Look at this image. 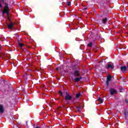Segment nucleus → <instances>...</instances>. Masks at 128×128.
Masks as SVG:
<instances>
[{
  "mask_svg": "<svg viewBox=\"0 0 128 128\" xmlns=\"http://www.w3.org/2000/svg\"><path fill=\"white\" fill-rule=\"evenodd\" d=\"M74 75L75 76H80V72H78V70H76L74 72Z\"/></svg>",
  "mask_w": 128,
  "mask_h": 128,
  "instance_id": "obj_7",
  "label": "nucleus"
},
{
  "mask_svg": "<svg viewBox=\"0 0 128 128\" xmlns=\"http://www.w3.org/2000/svg\"><path fill=\"white\" fill-rule=\"evenodd\" d=\"M112 80V76H107V80L106 82V84L107 86H108L110 84V82Z\"/></svg>",
  "mask_w": 128,
  "mask_h": 128,
  "instance_id": "obj_4",
  "label": "nucleus"
},
{
  "mask_svg": "<svg viewBox=\"0 0 128 128\" xmlns=\"http://www.w3.org/2000/svg\"><path fill=\"white\" fill-rule=\"evenodd\" d=\"M14 26V24L12 22H10L9 24H8V27L9 30H12V28Z\"/></svg>",
  "mask_w": 128,
  "mask_h": 128,
  "instance_id": "obj_5",
  "label": "nucleus"
},
{
  "mask_svg": "<svg viewBox=\"0 0 128 128\" xmlns=\"http://www.w3.org/2000/svg\"><path fill=\"white\" fill-rule=\"evenodd\" d=\"M0 112H4V106H2V105H0Z\"/></svg>",
  "mask_w": 128,
  "mask_h": 128,
  "instance_id": "obj_10",
  "label": "nucleus"
},
{
  "mask_svg": "<svg viewBox=\"0 0 128 128\" xmlns=\"http://www.w3.org/2000/svg\"><path fill=\"white\" fill-rule=\"evenodd\" d=\"M114 68V64H108V66H106V68H112L113 70Z\"/></svg>",
  "mask_w": 128,
  "mask_h": 128,
  "instance_id": "obj_6",
  "label": "nucleus"
},
{
  "mask_svg": "<svg viewBox=\"0 0 128 128\" xmlns=\"http://www.w3.org/2000/svg\"><path fill=\"white\" fill-rule=\"evenodd\" d=\"M76 110L78 112H80V110H82V106H80L78 107H76Z\"/></svg>",
  "mask_w": 128,
  "mask_h": 128,
  "instance_id": "obj_13",
  "label": "nucleus"
},
{
  "mask_svg": "<svg viewBox=\"0 0 128 128\" xmlns=\"http://www.w3.org/2000/svg\"><path fill=\"white\" fill-rule=\"evenodd\" d=\"M120 70L122 72H124L126 70V66H121Z\"/></svg>",
  "mask_w": 128,
  "mask_h": 128,
  "instance_id": "obj_8",
  "label": "nucleus"
},
{
  "mask_svg": "<svg viewBox=\"0 0 128 128\" xmlns=\"http://www.w3.org/2000/svg\"><path fill=\"white\" fill-rule=\"evenodd\" d=\"M98 102H99L100 104H102L104 102V100L100 98H98Z\"/></svg>",
  "mask_w": 128,
  "mask_h": 128,
  "instance_id": "obj_11",
  "label": "nucleus"
},
{
  "mask_svg": "<svg viewBox=\"0 0 128 128\" xmlns=\"http://www.w3.org/2000/svg\"><path fill=\"white\" fill-rule=\"evenodd\" d=\"M0 2H4V0H0Z\"/></svg>",
  "mask_w": 128,
  "mask_h": 128,
  "instance_id": "obj_19",
  "label": "nucleus"
},
{
  "mask_svg": "<svg viewBox=\"0 0 128 128\" xmlns=\"http://www.w3.org/2000/svg\"><path fill=\"white\" fill-rule=\"evenodd\" d=\"M103 24H106L108 22V18H105L102 20Z\"/></svg>",
  "mask_w": 128,
  "mask_h": 128,
  "instance_id": "obj_14",
  "label": "nucleus"
},
{
  "mask_svg": "<svg viewBox=\"0 0 128 128\" xmlns=\"http://www.w3.org/2000/svg\"><path fill=\"white\" fill-rule=\"evenodd\" d=\"M83 10H88V8H83Z\"/></svg>",
  "mask_w": 128,
  "mask_h": 128,
  "instance_id": "obj_20",
  "label": "nucleus"
},
{
  "mask_svg": "<svg viewBox=\"0 0 128 128\" xmlns=\"http://www.w3.org/2000/svg\"><path fill=\"white\" fill-rule=\"evenodd\" d=\"M110 94L111 96H114V94H118V91L112 88L110 89Z\"/></svg>",
  "mask_w": 128,
  "mask_h": 128,
  "instance_id": "obj_3",
  "label": "nucleus"
},
{
  "mask_svg": "<svg viewBox=\"0 0 128 128\" xmlns=\"http://www.w3.org/2000/svg\"><path fill=\"white\" fill-rule=\"evenodd\" d=\"M18 46H19L20 48H22V46H24V44L20 42H18Z\"/></svg>",
  "mask_w": 128,
  "mask_h": 128,
  "instance_id": "obj_9",
  "label": "nucleus"
},
{
  "mask_svg": "<svg viewBox=\"0 0 128 128\" xmlns=\"http://www.w3.org/2000/svg\"><path fill=\"white\" fill-rule=\"evenodd\" d=\"M59 94H60V96H62V91H59Z\"/></svg>",
  "mask_w": 128,
  "mask_h": 128,
  "instance_id": "obj_18",
  "label": "nucleus"
},
{
  "mask_svg": "<svg viewBox=\"0 0 128 128\" xmlns=\"http://www.w3.org/2000/svg\"><path fill=\"white\" fill-rule=\"evenodd\" d=\"M67 6H70V2H67Z\"/></svg>",
  "mask_w": 128,
  "mask_h": 128,
  "instance_id": "obj_17",
  "label": "nucleus"
},
{
  "mask_svg": "<svg viewBox=\"0 0 128 128\" xmlns=\"http://www.w3.org/2000/svg\"><path fill=\"white\" fill-rule=\"evenodd\" d=\"M56 70H58L59 68H56Z\"/></svg>",
  "mask_w": 128,
  "mask_h": 128,
  "instance_id": "obj_22",
  "label": "nucleus"
},
{
  "mask_svg": "<svg viewBox=\"0 0 128 128\" xmlns=\"http://www.w3.org/2000/svg\"><path fill=\"white\" fill-rule=\"evenodd\" d=\"M0 8H2V4H0Z\"/></svg>",
  "mask_w": 128,
  "mask_h": 128,
  "instance_id": "obj_21",
  "label": "nucleus"
},
{
  "mask_svg": "<svg viewBox=\"0 0 128 128\" xmlns=\"http://www.w3.org/2000/svg\"><path fill=\"white\" fill-rule=\"evenodd\" d=\"M82 77H80V78H75V81L76 82H80V80H82Z\"/></svg>",
  "mask_w": 128,
  "mask_h": 128,
  "instance_id": "obj_12",
  "label": "nucleus"
},
{
  "mask_svg": "<svg viewBox=\"0 0 128 128\" xmlns=\"http://www.w3.org/2000/svg\"><path fill=\"white\" fill-rule=\"evenodd\" d=\"M40 128V127H36V128Z\"/></svg>",
  "mask_w": 128,
  "mask_h": 128,
  "instance_id": "obj_23",
  "label": "nucleus"
},
{
  "mask_svg": "<svg viewBox=\"0 0 128 128\" xmlns=\"http://www.w3.org/2000/svg\"><path fill=\"white\" fill-rule=\"evenodd\" d=\"M66 96H65V100H70L72 98V96L70 95V94L68 92H66Z\"/></svg>",
  "mask_w": 128,
  "mask_h": 128,
  "instance_id": "obj_2",
  "label": "nucleus"
},
{
  "mask_svg": "<svg viewBox=\"0 0 128 128\" xmlns=\"http://www.w3.org/2000/svg\"><path fill=\"white\" fill-rule=\"evenodd\" d=\"M80 94L78 93V94H76V98H80Z\"/></svg>",
  "mask_w": 128,
  "mask_h": 128,
  "instance_id": "obj_15",
  "label": "nucleus"
},
{
  "mask_svg": "<svg viewBox=\"0 0 128 128\" xmlns=\"http://www.w3.org/2000/svg\"><path fill=\"white\" fill-rule=\"evenodd\" d=\"M88 46H90V47L92 46V43L90 42V43L88 44Z\"/></svg>",
  "mask_w": 128,
  "mask_h": 128,
  "instance_id": "obj_16",
  "label": "nucleus"
},
{
  "mask_svg": "<svg viewBox=\"0 0 128 128\" xmlns=\"http://www.w3.org/2000/svg\"><path fill=\"white\" fill-rule=\"evenodd\" d=\"M4 4L5 6L4 7V10L2 11V14H6L8 18L9 19L10 17L8 16V14H10V8H8V4L6 2H5Z\"/></svg>",
  "mask_w": 128,
  "mask_h": 128,
  "instance_id": "obj_1",
  "label": "nucleus"
}]
</instances>
